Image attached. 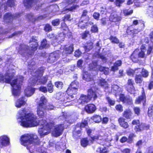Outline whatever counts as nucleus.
I'll return each mask as SVG.
<instances>
[{
	"instance_id": "obj_7",
	"label": "nucleus",
	"mask_w": 153,
	"mask_h": 153,
	"mask_svg": "<svg viewBox=\"0 0 153 153\" xmlns=\"http://www.w3.org/2000/svg\"><path fill=\"white\" fill-rule=\"evenodd\" d=\"M74 51V45L70 44L64 45L62 49V54L63 58H65L71 54Z\"/></svg>"
},
{
	"instance_id": "obj_28",
	"label": "nucleus",
	"mask_w": 153,
	"mask_h": 153,
	"mask_svg": "<svg viewBox=\"0 0 153 153\" xmlns=\"http://www.w3.org/2000/svg\"><path fill=\"white\" fill-rule=\"evenodd\" d=\"M49 46V45L48 43L47 40L46 39H43L41 42L39 49L42 50L48 48Z\"/></svg>"
},
{
	"instance_id": "obj_5",
	"label": "nucleus",
	"mask_w": 153,
	"mask_h": 153,
	"mask_svg": "<svg viewBox=\"0 0 153 153\" xmlns=\"http://www.w3.org/2000/svg\"><path fill=\"white\" fill-rule=\"evenodd\" d=\"M43 102H41L40 100L39 102L37 104L36 112L38 116L40 118H46L47 113L45 111V105Z\"/></svg>"
},
{
	"instance_id": "obj_20",
	"label": "nucleus",
	"mask_w": 153,
	"mask_h": 153,
	"mask_svg": "<svg viewBox=\"0 0 153 153\" xmlns=\"http://www.w3.org/2000/svg\"><path fill=\"white\" fill-rule=\"evenodd\" d=\"M121 19V17L119 16L116 13H113L111 14L109 20L111 22H116L120 21Z\"/></svg>"
},
{
	"instance_id": "obj_19",
	"label": "nucleus",
	"mask_w": 153,
	"mask_h": 153,
	"mask_svg": "<svg viewBox=\"0 0 153 153\" xmlns=\"http://www.w3.org/2000/svg\"><path fill=\"white\" fill-rule=\"evenodd\" d=\"M36 90V88L28 86L25 90V94L27 97H30L34 94Z\"/></svg>"
},
{
	"instance_id": "obj_46",
	"label": "nucleus",
	"mask_w": 153,
	"mask_h": 153,
	"mask_svg": "<svg viewBox=\"0 0 153 153\" xmlns=\"http://www.w3.org/2000/svg\"><path fill=\"white\" fill-rule=\"evenodd\" d=\"M141 73L143 76L144 77H146L149 75V72L148 71L143 68H142Z\"/></svg>"
},
{
	"instance_id": "obj_13",
	"label": "nucleus",
	"mask_w": 153,
	"mask_h": 153,
	"mask_svg": "<svg viewBox=\"0 0 153 153\" xmlns=\"http://www.w3.org/2000/svg\"><path fill=\"white\" fill-rule=\"evenodd\" d=\"M142 95L136 98L135 103L136 104H139L142 102L143 104V106H144L146 105V97L144 89L143 88H142Z\"/></svg>"
},
{
	"instance_id": "obj_52",
	"label": "nucleus",
	"mask_w": 153,
	"mask_h": 153,
	"mask_svg": "<svg viewBox=\"0 0 153 153\" xmlns=\"http://www.w3.org/2000/svg\"><path fill=\"white\" fill-rule=\"evenodd\" d=\"M22 31H15L11 35L9 36L8 38H12L13 36H16L19 34H21L22 33Z\"/></svg>"
},
{
	"instance_id": "obj_43",
	"label": "nucleus",
	"mask_w": 153,
	"mask_h": 153,
	"mask_svg": "<svg viewBox=\"0 0 153 153\" xmlns=\"http://www.w3.org/2000/svg\"><path fill=\"white\" fill-rule=\"evenodd\" d=\"M68 96V94H67L65 93H62L61 94L60 96V101L62 102L63 103L65 101Z\"/></svg>"
},
{
	"instance_id": "obj_25",
	"label": "nucleus",
	"mask_w": 153,
	"mask_h": 153,
	"mask_svg": "<svg viewBox=\"0 0 153 153\" xmlns=\"http://www.w3.org/2000/svg\"><path fill=\"white\" fill-rule=\"evenodd\" d=\"M119 123L120 125L124 128H128L129 125L128 123L125 122V119L123 117H120L118 119Z\"/></svg>"
},
{
	"instance_id": "obj_35",
	"label": "nucleus",
	"mask_w": 153,
	"mask_h": 153,
	"mask_svg": "<svg viewBox=\"0 0 153 153\" xmlns=\"http://www.w3.org/2000/svg\"><path fill=\"white\" fill-rule=\"evenodd\" d=\"M79 2V0H64V3L67 6L74 4H77Z\"/></svg>"
},
{
	"instance_id": "obj_33",
	"label": "nucleus",
	"mask_w": 153,
	"mask_h": 153,
	"mask_svg": "<svg viewBox=\"0 0 153 153\" xmlns=\"http://www.w3.org/2000/svg\"><path fill=\"white\" fill-rule=\"evenodd\" d=\"M80 99L81 100V102L82 103L88 102L90 100L88 95H86L83 94L81 95Z\"/></svg>"
},
{
	"instance_id": "obj_2",
	"label": "nucleus",
	"mask_w": 153,
	"mask_h": 153,
	"mask_svg": "<svg viewBox=\"0 0 153 153\" xmlns=\"http://www.w3.org/2000/svg\"><path fill=\"white\" fill-rule=\"evenodd\" d=\"M20 141L21 144L26 147L27 149L31 153L34 151L32 148L34 145H39L41 143L37 135L33 134H24L21 136Z\"/></svg>"
},
{
	"instance_id": "obj_47",
	"label": "nucleus",
	"mask_w": 153,
	"mask_h": 153,
	"mask_svg": "<svg viewBox=\"0 0 153 153\" xmlns=\"http://www.w3.org/2000/svg\"><path fill=\"white\" fill-rule=\"evenodd\" d=\"M88 122L87 121L85 120L84 122H82L80 123L79 125L77 124L76 125L79 126L80 129L82 128H84L88 125Z\"/></svg>"
},
{
	"instance_id": "obj_17",
	"label": "nucleus",
	"mask_w": 153,
	"mask_h": 153,
	"mask_svg": "<svg viewBox=\"0 0 153 153\" xmlns=\"http://www.w3.org/2000/svg\"><path fill=\"white\" fill-rule=\"evenodd\" d=\"M120 99L123 103H126L129 105H131L133 103L131 98L129 96L125 97L123 94L120 95Z\"/></svg>"
},
{
	"instance_id": "obj_11",
	"label": "nucleus",
	"mask_w": 153,
	"mask_h": 153,
	"mask_svg": "<svg viewBox=\"0 0 153 153\" xmlns=\"http://www.w3.org/2000/svg\"><path fill=\"white\" fill-rule=\"evenodd\" d=\"M78 128H79V126L77 125H76L72 131V136L74 139H79L82 134V129L81 128L79 129H78Z\"/></svg>"
},
{
	"instance_id": "obj_6",
	"label": "nucleus",
	"mask_w": 153,
	"mask_h": 153,
	"mask_svg": "<svg viewBox=\"0 0 153 153\" xmlns=\"http://www.w3.org/2000/svg\"><path fill=\"white\" fill-rule=\"evenodd\" d=\"M21 13H16L15 15L12 14L10 12L5 13L4 15L3 20L7 24L12 23L14 19L20 17Z\"/></svg>"
},
{
	"instance_id": "obj_61",
	"label": "nucleus",
	"mask_w": 153,
	"mask_h": 153,
	"mask_svg": "<svg viewBox=\"0 0 153 153\" xmlns=\"http://www.w3.org/2000/svg\"><path fill=\"white\" fill-rule=\"evenodd\" d=\"M107 100L109 105H113L114 104L115 102L114 100H112L109 97L107 98Z\"/></svg>"
},
{
	"instance_id": "obj_1",
	"label": "nucleus",
	"mask_w": 153,
	"mask_h": 153,
	"mask_svg": "<svg viewBox=\"0 0 153 153\" xmlns=\"http://www.w3.org/2000/svg\"><path fill=\"white\" fill-rule=\"evenodd\" d=\"M27 112L25 108L19 111V118L21 120V125L25 128L37 126L38 125L37 117L32 113H27Z\"/></svg>"
},
{
	"instance_id": "obj_16",
	"label": "nucleus",
	"mask_w": 153,
	"mask_h": 153,
	"mask_svg": "<svg viewBox=\"0 0 153 153\" xmlns=\"http://www.w3.org/2000/svg\"><path fill=\"white\" fill-rule=\"evenodd\" d=\"M40 100L41 102H43L44 103L46 110L48 111L51 110H53L55 108L54 106L52 103H48L47 105V100L45 96H42L40 98Z\"/></svg>"
},
{
	"instance_id": "obj_14",
	"label": "nucleus",
	"mask_w": 153,
	"mask_h": 153,
	"mask_svg": "<svg viewBox=\"0 0 153 153\" xmlns=\"http://www.w3.org/2000/svg\"><path fill=\"white\" fill-rule=\"evenodd\" d=\"M59 51H55L51 53L49 56L48 61L50 63H52L56 62L60 56Z\"/></svg>"
},
{
	"instance_id": "obj_50",
	"label": "nucleus",
	"mask_w": 153,
	"mask_h": 153,
	"mask_svg": "<svg viewBox=\"0 0 153 153\" xmlns=\"http://www.w3.org/2000/svg\"><path fill=\"white\" fill-rule=\"evenodd\" d=\"M91 33H96L98 32V28L96 25H93L91 27Z\"/></svg>"
},
{
	"instance_id": "obj_56",
	"label": "nucleus",
	"mask_w": 153,
	"mask_h": 153,
	"mask_svg": "<svg viewBox=\"0 0 153 153\" xmlns=\"http://www.w3.org/2000/svg\"><path fill=\"white\" fill-rule=\"evenodd\" d=\"M125 1V0H116L115 3L117 6L120 7L121 4L123 3Z\"/></svg>"
},
{
	"instance_id": "obj_18",
	"label": "nucleus",
	"mask_w": 153,
	"mask_h": 153,
	"mask_svg": "<svg viewBox=\"0 0 153 153\" xmlns=\"http://www.w3.org/2000/svg\"><path fill=\"white\" fill-rule=\"evenodd\" d=\"M84 109L87 113L92 114L95 111L97 108L94 105L92 104H89L85 106Z\"/></svg>"
},
{
	"instance_id": "obj_36",
	"label": "nucleus",
	"mask_w": 153,
	"mask_h": 153,
	"mask_svg": "<svg viewBox=\"0 0 153 153\" xmlns=\"http://www.w3.org/2000/svg\"><path fill=\"white\" fill-rule=\"evenodd\" d=\"M47 91L50 93H52L54 90L53 86L51 81H50L47 85Z\"/></svg>"
},
{
	"instance_id": "obj_63",
	"label": "nucleus",
	"mask_w": 153,
	"mask_h": 153,
	"mask_svg": "<svg viewBox=\"0 0 153 153\" xmlns=\"http://www.w3.org/2000/svg\"><path fill=\"white\" fill-rule=\"evenodd\" d=\"M100 16V14L97 12H94L93 14V17L94 18L97 20H98L99 19Z\"/></svg>"
},
{
	"instance_id": "obj_21",
	"label": "nucleus",
	"mask_w": 153,
	"mask_h": 153,
	"mask_svg": "<svg viewBox=\"0 0 153 153\" xmlns=\"http://www.w3.org/2000/svg\"><path fill=\"white\" fill-rule=\"evenodd\" d=\"M38 46V42L31 43L30 46V52L28 53V54L30 55L34 54L35 51L37 50Z\"/></svg>"
},
{
	"instance_id": "obj_4",
	"label": "nucleus",
	"mask_w": 153,
	"mask_h": 153,
	"mask_svg": "<svg viewBox=\"0 0 153 153\" xmlns=\"http://www.w3.org/2000/svg\"><path fill=\"white\" fill-rule=\"evenodd\" d=\"M146 47L144 45H142L140 47V51L138 49H136L131 55V59L134 62H137L139 59L145 57V52L146 51Z\"/></svg>"
},
{
	"instance_id": "obj_9",
	"label": "nucleus",
	"mask_w": 153,
	"mask_h": 153,
	"mask_svg": "<svg viewBox=\"0 0 153 153\" xmlns=\"http://www.w3.org/2000/svg\"><path fill=\"white\" fill-rule=\"evenodd\" d=\"M78 90V84L74 81L69 85L66 92L68 95H73L77 93Z\"/></svg>"
},
{
	"instance_id": "obj_62",
	"label": "nucleus",
	"mask_w": 153,
	"mask_h": 153,
	"mask_svg": "<svg viewBox=\"0 0 153 153\" xmlns=\"http://www.w3.org/2000/svg\"><path fill=\"white\" fill-rule=\"evenodd\" d=\"M142 70V68H136L134 69V74L136 75H138L139 73L141 72V70Z\"/></svg>"
},
{
	"instance_id": "obj_30",
	"label": "nucleus",
	"mask_w": 153,
	"mask_h": 153,
	"mask_svg": "<svg viewBox=\"0 0 153 153\" xmlns=\"http://www.w3.org/2000/svg\"><path fill=\"white\" fill-rule=\"evenodd\" d=\"M87 22H84L82 20H79L78 23V26L79 28L82 30L87 28L88 26Z\"/></svg>"
},
{
	"instance_id": "obj_42",
	"label": "nucleus",
	"mask_w": 153,
	"mask_h": 153,
	"mask_svg": "<svg viewBox=\"0 0 153 153\" xmlns=\"http://www.w3.org/2000/svg\"><path fill=\"white\" fill-rule=\"evenodd\" d=\"M135 81L137 83H141L143 81V78L140 75H136L135 79Z\"/></svg>"
},
{
	"instance_id": "obj_15",
	"label": "nucleus",
	"mask_w": 153,
	"mask_h": 153,
	"mask_svg": "<svg viewBox=\"0 0 153 153\" xmlns=\"http://www.w3.org/2000/svg\"><path fill=\"white\" fill-rule=\"evenodd\" d=\"M134 84V80L131 79H128L126 88L128 91L131 94H134L135 90L133 85Z\"/></svg>"
},
{
	"instance_id": "obj_27",
	"label": "nucleus",
	"mask_w": 153,
	"mask_h": 153,
	"mask_svg": "<svg viewBox=\"0 0 153 153\" xmlns=\"http://www.w3.org/2000/svg\"><path fill=\"white\" fill-rule=\"evenodd\" d=\"M88 95L90 99L93 98L94 100H95L97 97L95 91H93L91 88L88 90Z\"/></svg>"
},
{
	"instance_id": "obj_29",
	"label": "nucleus",
	"mask_w": 153,
	"mask_h": 153,
	"mask_svg": "<svg viewBox=\"0 0 153 153\" xmlns=\"http://www.w3.org/2000/svg\"><path fill=\"white\" fill-rule=\"evenodd\" d=\"M44 128V126H42V127L39 128L38 130V133L41 137H43L49 134V132L46 131Z\"/></svg>"
},
{
	"instance_id": "obj_64",
	"label": "nucleus",
	"mask_w": 153,
	"mask_h": 153,
	"mask_svg": "<svg viewBox=\"0 0 153 153\" xmlns=\"http://www.w3.org/2000/svg\"><path fill=\"white\" fill-rule=\"evenodd\" d=\"M105 84V80L104 79H100L98 85L101 86H104Z\"/></svg>"
},
{
	"instance_id": "obj_12",
	"label": "nucleus",
	"mask_w": 153,
	"mask_h": 153,
	"mask_svg": "<svg viewBox=\"0 0 153 153\" xmlns=\"http://www.w3.org/2000/svg\"><path fill=\"white\" fill-rule=\"evenodd\" d=\"M110 89V88L107 85V84L106 82V90H107V91L109 92H111V93H114L116 97H117V94H119V93L122 91V88L119 87L117 85H112L111 91H110V90H109Z\"/></svg>"
},
{
	"instance_id": "obj_32",
	"label": "nucleus",
	"mask_w": 153,
	"mask_h": 153,
	"mask_svg": "<svg viewBox=\"0 0 153 153\" xmlns=\"http://www.w3.org/2000/svg\"><path fill=\"white\" fill-rule=\"evenodd\" d=\"M132 113L129 109H127L125 110L123 113V116L127 119H129L131 116Z\"/></svg>"
},
{
	"instance_id": "obj_57",
	"label": "nucleus",
	"mask_w": 153,
	"mask_h": 153,
	"mask_svg": "<svg viewBox=\"0 0 153 153\" xmlns=\"http://www.w3.org/2000/svg\"><path fill=\"white\" fill-rule=\"evenodd\" d=\"M71 18V15L69 14H67L65 15L64 17V19H63V21L64 22L65 21H71V19H70Z\"/></svg>"
},
{
	"instance_id": "obj_60",
	"label": "nucleus",
	"mask_w": 153,
	"mask_h": 153,
	"mask_svg": "<svg viewBox=\"0 0 153 153\" xmlns=\"http://www.w3.org/2000/svg\"><path fill=\"white\" fill-rule=\"evenodd\" d=\"M27 17L29 21H32L34 19L33 15L31 13L27 14Z\"/></svg>"
},
{
	"instance_id": "obj_8",
	"label": "nucleus",
	"mask_w": 153,
	"mask_h": 153,
	"mask_svg": "<svg viewBox=\"0 0 153 153\" xmlns=\"http://www.w3.org/2000/svg\"><path fill=\"white\" fill-rule=\"evenodd\" d=\"M40 125L42 126H44L46 131L49 132V134L50 133L51 129L54 127V123L52 122L47 123L46 120L42 119L38 122V125Z\"/></svg>"
},
{
	"instance_id": "obj_22",
	"label": "nucleus",
	"mask_w": 153,
	"mask_h": 153,
	"mask_svg": "<svg viewBox=\"0 0 153 153\" xmlns=\"http://www.w3.org/2000/svg\"><path fill=\"white\" fill-rule=\"evenodd\" d=\"M36 0H23V3L24 6L27 9L30 8L35 3Z\"/></svg>"
},
{
	"instance_id": "obj_45",
	"label": "nucleus",
	"mask_w": 153,
	"mask_h": 153,
	"mask_svg": "<svg viewBox=\"0 0 153 153\" xmlns=\"http://www.w3.org/2000/svg\"><path fill=\"white\" fill-rule=\"evenodd\" d=\"M88 35H90L89 31L88 30H85L81 34L82 38V39H85Z\"/></svg>"
},
{
	"instance_id": "obj_49",
	"label": "nucleus",
	"mask_w": 153,
	"mask_h": 153,
	"mask_svg": "<svg viewBox=\"0 0 153 153\" xmlns=\"http://www.w3.org/2000/svg\"><path fill=\"white\" fill-rule=\"evenodd\" d=\"M127 73L128 75L133 76L134 75V69L129 68L127 71Z\"/></svg>"
},
{
	"instance_id": "obj_48",
	"label": "nucleus",
	"mask_w": 153,
	"mask_h": 153,
	"mask_svg": "<svg viewBox=\"0 0 153 153\" xmlns=\"http://www.w3.org/2000/svg\"><path fill=\"white\" fill-rule=\"evenodd\" d=\"M60 22V19H56L52 20L51 23L53 26H57L59 24Z\"/></svg>"
},
{
	"instance_id": "obj_41",
	"label": "nucleus",
	"mask_w": 153,
	"mask_h": 153,
	"mask_svg": "<svg viewBox=\"0 0 153 153\" xmlns=\"http://www.w3.org/2000/svg\"><path fill=\"white\" fill-rule=\"evenodd\" d=\"M44 30L46 32H49L52 30V27L51 25L48 23L44 25Z\"/></svg>"
},
{
	"instance_id": "obj_31",
	"label": "nucleus",
	"mask_w": 153,
	"mask_h": 153,
	"mask_svg": "<svg viewBox=\"0 0 153 153\" xmlns=\"http://www.w3.org/2000/svg\"><path fill=\"white\" fill-rule=\"evenodd\" d=\"M91 119L96 123H99L102 120L101 117L98 115L95 114L91 117Z\"/></svg>"
},
{
	"instance_id": "obj_39",
	"label": "nucleus",
	"mask_w": 153,
	"mask_h": 153,
	"mask_svg": "<svg viewBox=\"0 0 153 153\" xmlns=\"http://www.w3.org/2000/svg\"><path fill=\"white\" fill-rule=\"evenodd\" d=\"M146 126L145 123H141L138 125L136 126L135 128V130L136 132H139L144 129V126Z\"/></svg>"
},
{
	"instance_id": "obj_59",
	"label": "nucleus",
	"mask_w": 153,
	"mask_h": 153,
	"mask_svg": "<svg viewBox=\"0 0 153 153\" xmlns=\"http://www.w3.org/2000/svg\"><path fill=\"white\" fill-rule=\"evenodd\" d=\"M132 13L133 10H125L123 11L124 14L125 16L130 15Z\"/></svg>"
},
{
	"instance_id": "obj_58",
	"label": "nucleus",
	"mask_w": 153,
	"mask_h": 153,
	"mask_svg": "<svg viewBox=\"0 0 153 153\" xmlns=\"http://www.w3.org/2000/svg\"><path fill=\"white\" fill-rule=\"evenodd\" d=\"M83 62V60L81 59L78 60L77 62V67L80 68H82Z\"/></svg>"
},
{
	"instance_id": "obj_54",
	"label": "nucleus",
	"mask_w": 153,
	"mask_h": 153,
	"mask_svg": "<svg viewBox=\"0 0 153 153\" xmlns=\"http://www.w3.org/2000/svg\"><path fill=\"white\" fill-rule=\"evenodd\" d=\"M134 111L135 114L138 115L140 114V110L139 107H136L134 108Z\"/></svg>"
},
{
	"instance_id": "obj_34",
	"label": "nucleus",
	"mask_w": 153,
	"mask_h": 153,
	"mask_svg": "<svg viewBox=\"0 0 153 153\" xmlns=\"http://www.w3.org/2000/svg\"><path fill=\"white\" fill-rule=\"evenodd\" d=\"M15 1L16 0H7L6 2L7 6L4 7V10L7 9V6L11 7H14L15 6Z\"/></svg>"
},
{
	"instance_id": "obj_40",
	"label": "nucleus",
	"mask_w": 153,
	"mask_h": 153,
	"mask_svg": "<svg viewBox=\"0 0 153 153\" xmlns=\"http://www.w3.org/2000/svg\"><path fill=\"white\" fill-rule=\"evenodd\" d=\"M85 49L88 51H89L93 48V43L91 42H87L86 45L84 46Z\"/></svg>"
},
{
	"instance_id": "obj_53",
	"label": "nucleus",
	"mask_w": 153,
	"mask_h": 153,
	"mask_svg": "<svg viewBox=\"0 0 153 153\" xmlns=\"http://www.w3.org/2000/svg\"><path fill=\"white\" fill-rule=\"evenodd\" d=\"M39 91L44 93H46L47 92V88L45 86H41L39 88Z\"/></svg>"
},
{
	"instance_id": "obj_10",
	"label": "nucleus",
	"mask_w": 153,
	"mask_h": 153,
	"mask_svg": "<svg viewBox=\"0 0 153 153\" xmlns=\"http://www.w3.org/2000/svg\"><path fill=\"white\" fill-rule=\"evenodd\" d=\"M64 129L63 124H58L55 126L53 134L55 137H57L62 134Z\"/></svg>"
},
{
	"instance_id": "obj_23",
	"label": "nucleus",
	"mask_w": 153,
	"mask_h": 153,
	"mask_svg": "<svg viewBox=\"0 0 153 153\" xmlns=\"http://www.w3.org/2000/svg\"><path fill=\"white\" fill-rule=\"evenodd\" d=\"M141 30V29H134L133 26L132 25L128 28L126 31L127 33L129 34H134L140 32Z\"/></svg>"
},
{
	"instance_id": "obj_26",
	"label": "nucleus",
	"mask_w": 153,
	"mask_h": 153,
	"mask_svg": "<svg viewBox=\"0 0 153 153\" xmlns=\"http://www.w3.org/2000/svg\"><path fill=\"white\" fill-rule=\"evenodd\" d=\"M83 78L87 82L92 81L94 80L93 77L87 71H85L84 72Z\"/></svg>"
},
{
	"instance_id": "obj_37",
	"label": "nucleus",
	"mask_w": 153,
	"mask_h": 153,
	"mask_svg": "<svg viewBox=\"0 0 153 153\" xmlns=\"http://www.w3.org/2000/svg\"><path fill=\"white\" fill-rule=\"evenodd\" d=\"M54 84L55 86L59 90L62 89L64 85L63 82L59 81L55 82Z\"/></svg>"
},
{
	"instance_id": "obj_24",
	"label": "nucleus",
	"mask_w": 153,
	"mask_h": 153,
	"mask_svg": "<svg viewBox=\"0 0 153 153\" xmlns=\"http://www.w3.org/2000/svg\"><path fill=\"white\" fill-rule=\"evenodd\" d=\"M26 103V101H25V97H22L18 99L16 103V107L19 108L21 106Z\"/></svg>"
},
{
	"instance_id": "obj_3",
	"label": "nucleus",
	"mask_w": 153,
	"mask_h": 153,
	"mask_svg": "<svg viewBox=\"0 0 153 153\" xmlns=\"http://www.w3.org/2000/svg\"><path fill=\"white\" fill-rule=\"evenodd\" d=\"M9 73H6L5 76H8V78L4 77L2 74H0V82L10 84L12 87V93L15 97L19 96L20 94L21 86L19 83H17L18 79H16L13 80L11 82L12 78L9 75Z\"/></svg>"
},
{
	"instance_id": "obj_44",
	"label": "nucleus",
	"mask_w": 153,
	"mask_h": 153,
	"mask_svg": "<svg viewBox=\"0 0 153 153\" xmlns=\"http://www.w3.org/2000/svg\"><path fill=\"white\" fill-rule=\"evenodd\" d=\"M48 80V75H46L41 78L39 82H40L42 84L44 85L46 83Z\"/></svg>"
},
{
	"instance_id": "obj_51",
	"label": "nucleus",
	"mask_w": 153,
	"mask_h": 153,
	"mask_svg": "<svg viewBox=\"0 0 153 153\" xmlns=\"http://www.w3.org/2000/svg\"><path fill=\"white\" fill-rule=\"evenodd\" d=\"M110 40L111 41L114 43H118L119 42V40L115 37L111 36L110 38Z\"/></svg>"
},
{
	"instance_id": "obj_55",
	"label": "nucleus",
	"mask_w": 153,
	"mask_h": 153,
	"mask_svg": "<svg viewBox=\"0 0 153 153\" xmlns=\"http://www.w3.org/2000/svg\"><path fill=\"white\" fill-rule=\"evenodd\" d=\"M115 108L117 110L120 112H122L123 110V106L120 104L117 105L115 106Z\"/></svg>"
},
{
	"instance_id": "obj_38",
	"label": "nucleus",
	"mask_w": 153,
	"mask_h": 153,
	"mask_svg": "<svg viewBox=\"0 0 153 153\" xmlns=\"http://www.w3.org/2000/svg\"><path fill=\"white\" fill-rule=\"evenodd\" d=\"M89 141L87 138H82L80 140L81 145L82 147H86L88 144Z\"/></svg>"
}]
</instances>
